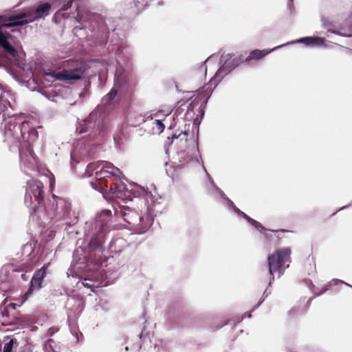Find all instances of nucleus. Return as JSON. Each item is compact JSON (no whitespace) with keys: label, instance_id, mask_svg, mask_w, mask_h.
Returning a JSON list of instances; mask_svg holds the SVG:
<instances>
[{"label":"nucleus","instance_id":"obj_1","mask_svg":"<svg viewBox=\"0 0 352 352\" xmlns=\"http://www.w3.org/2000/svg\"><path fill=\"white\" fill-rule=\"evenodd\" d=\"M84 0H52V6L54 8H58L56 15L60 16L63 18L67 19L69 15L65 13L72 7V3L74 2L76 4V11L77 15L74 16L75 23L78 25H75L73 28V33L76 36H78V33L79 31L85 30L86 32L89 31L90 32H95L96 28L102 31L108 28L107 23L104 17L98 13L86 12H81L80 10V3Z\"/></svg>","mask_w":352,"mask_h":352},{"label":"nucleus","instance_id":"obj_2","mask_svg":"<svg viewBox=\"0 0 352 352\" xmlns=\"http://www.w3.org/2000/svg\"><path fill=\"white\" fill-rule=\"evenodd\" d=\"M29 129V122H18L15 118H11L4 126V141L10 147L15 146L19 151L21 169L28 175V170H35L37 168L36 157L29 147L25 151L20 148L21 141L24 139V130Z\"/></svg>","mask_w":352,"mask_h":352},{"label":"nucleus","instance_id":"obj_3","mask_svg":"<svg viewBox=\"0 0 352 352\" xmlns=\"http://www.w3.org/2000/svg\"><path fill=\"white\" fill-rule=\"evenodd\" d=\"M112 215L110 210H103L96 216L94 223L87 222L85 236L89 239L87 248L89 252H103L104 244L108 239Z\"/></svg>","mask_w":352,"mask_h":352},{"label":"nucleus","instance_id":"obj_4","mask_svg":"<svg viewBox=\"0 0 352 352\" xmlns=\"http://www.w3.org/2000/svg\"><path fill=\"white\" fill-rule=\"evenodd\" d=\"M44 216L58 227L71 226L78 221V217L72 209L71 203L54 195L42 209L41 218Z\"/></svg>","mask_w":352,"mask_h":352},{"label":"nucleus","instance_id":"obj_5","mask_svg":"<svg viewBox=\"0 0 352 352\" xmlns=\"http://www.w3.org/2000/svg\"><path fill=\"white\" fill-rule=\"evenodd\" d=\"M107 23L108 28L104 31L99 30L96 28L95 32H91V36L99 37H104L109 42L108 47L109 50L111 52H115L116 59L118 64L121 63H126L129 61L133 57L132 49L124 38L119 36V33L116 32V28L114 25L111 23L110 19H104Z\"/></svg>","mask_w":352,"mask_h":352},{"label":"nucleus","instance_id":"obj_6","mask_svg":"<svg viewBox=\"0 0 352 352\" xmlns=\"http://www.w3.org/2000/svg\"><path fill=\"white\" fill-rule=\"evenodd\" d=\"M115 214L122 218L124 221L131 226L138 234L146 232L153 222L151 213L144 216L140 215L138 212L133 211L127 206H118L115 208Z\"/></svg>","mask_w":352,"mask_h":352},{"label":"nucleus","instance_id":"obj_7","mask_svg":"<svg viewBox=\"0 0 352 352\" xmlns=\"http://www.w3.org/2000/svg\"><path fill=\"white\" fill-rule=\"evenodd\" d=\"M43 184L37 179H30L27 182L25 195L24 198L25 204L30 209L31 216H38L41 218L44 198Z\"/></svg>","mask_w":352,"mask_h":352},{"label":"nucleus","instance_id":"obj_8","mask_svg":"<svg viewBox=\"0 0 352 352\" xmlns=\"http://www.w3.org/2000/svg\"><path fill=\"white\" fill-rule=\"evenodd\" d=\"M292 251L289 248L278 249L267 256L268 272L271 279H274L275 274L280 278L289 267L291 262Z\"/></svg>","mask_w":352,"mask_h":352},{"label":"nucleus","instance_id":"obj_9","mask_svg":"<svg viewBox=\"0 0 352 352\" xmlns=\"http://www.w3.org/2000/svg\"><path fill=\"white\" fill-rule=\"evenodd\" d=\"M76 131L79 134H85L82 138L88 140H94L98 136H104L106 133L102 120L98 118L97 113L94 112L79 122Z\"/></svg>","mask_w":352,"mask_h":352},{"label":"nucleus","instance_id":"obj_10","mask_svg":"<svg viewBox=\"0 0 352 352\" xmlns=\"http://www.w3.org/2000/svg\"><path fill=\"white\" fill-rule=\"evenodd\" d=\"M52 5L47 2L41 3L36 7L32 16H29L25 13L18 14L9 16L8 23L1 25V28H12L14 26H21L40 19H44L49 14V11Z\"/></svg>","mask_w":352,"mask_h":352},{"label":"nucleus","instance_id":"obj_11","mask_svg":"<svg viewBox=\"0 0 352 352\" xmlns=\"http://www.w3.org/2000/svg\"><path fill=\"white\" fill-rule=\"evenodd\" d=\"M86 177L94 176L97 180L113 176L120 177L122 175L121 170L107 161H97L87 164L85 170Z\"/></svg>","mask_w":352,"mask_h":352},{"label":"nucleus","instance_id":"obj_12","mask_svg":"<svg viewBox=\"0 0 352 352\" xmlns=\"http://www.w3.org/2000/svg\"><path fill=\"white\" fill-rule=\"evenodd\" d=\"M241 56L240 54H223L219 60L221 66L210 80V85L215 87L226 75L239 66L242 62Z\"/></svg>","mask_w":352,"mask_h":352},{"label":"nucleus","instance_id":"obj_13","mask_svg":"<svg viewBox=\"0 0 352 352\" xmlns=\"http://www.w3.org/2000/svg\"><path fill=\"white\" fill-rule=\"evenodd\" d=\"M210 96L196 97L188 106L184 115V120L192 121L194 124H199L204 115V108Z\"/></svg>","mask_w":352,"mask_h":352},{"label":"nucleus","instance_id":"obj_14","mask_svg":"<svg viewBox=\"0 0 352 352\" xmlns=\"http://www.w3.org/2000/svg\"><path fill=\"white\" fill-rule=\"evenodd\" d=\"M203 168L208 177L210 184V191L214 198L229 212L236 214L237 216H242V211L238 208L234 202L230 199L224 192L221 190L214 183L212 178L209 175L204 166Z\"/></svg>","mask_w":352,"mask_h":352},{"label":"nucleus","instance_id":"obj_15","mask_svg":"<svg viewBox=\"0 0 352 352\" xmlns=\"http://www.w3.org/2000/svg\"><path fill=\"white\" fill-rule=\"evenodd\" d=\"M87 70V65L84 63L77 64L74 68L64 69L56 73L54 72H45V76H50L57 80H81Z\"/></svg>","mask_w":352,"mask_h":352},{"label":"nucleus","instance_id":"obj_16","mask_svg":"<svg viewBox=\"0 0 352 352\" xmlns=\"http://www.w3.org/2000/svg\"><path fill=\"white\" fill-rule=\"evenodd\" d=\"M50 265V263H45L41 269L34 272L30 281V286L24 294V297L25 298V300L29 298L34 290H39L41 289L43 280L46 277Z\"/></svg>","mask_w":352,"mask_h":352},{"label":"nucleus","instance_id":"obj_17","mask_svg":"<svg viewBox=\"0 0 352 352\" xmlns=\"http://www.w3.org/2000/svg\"><path fill=\"white\" fill-rule=\"evenodd\" d=\"M127 83L126 80L121 74H119V70L117 69L115 75V84L114 87L111 89L109 93L105 96L104 100L108 102L112 101L116 96L120 92L122 87L125 86Z\"/></svg>","mask_w":352,"mask_h":352},{"label":"nucleus","instance_id":"obj_18","mask_svg":"<svg viewBox=\"0 0 352 352\" xmlns=\"http://www.w3.org/2000/svg\"><path fill=\"white\" fill-rule=\"evenodd\" d=\"M117 178L118 179L115 183H113L109 188V190L111 192L113 196L117 197H121L122 196V194L124 193L125 192L133 190V188L129 189L127 187V186L124 184L122 179H125V178L122 174L120 177Z\"/></svg>","mask_w":352,"mask_h":352},{"label":"nucleus","instance_id":"obj_19","mask_svg":"<svg viewBox=\"0 0 352 352\" xmlns=\"http://www.w3.org/2000/svg\"><path fill=\"white\" fill-rule=\"evenodd\" d=\"M147 0H133L129 3V14L136 16L142 12L148 6Z\"/></svg>","mask_w":352,"mask_h":352},{"label":"nucleus","instance_id":"obj_20","mask_svg":"<svg viewBox=\"0 0 352 352\" xmlns=\"http://www.w3.org/2000/svg\"><path fill=\"white\" fill-rule=\"evenodd\" d=\"M1 47L3 48V53L0 52V58H6L8 56H11L12 58H16L19 54L18 51L14 47L10 41L3 45Z\"/></svg>","mask_w":352,"mask_h":352},{"label":"nucleus","instance_id":"obj_21","mask_svg":"<svg viewBox=\"0 0 352 352\" xmlns=\"http://www.w3.org/2000/svg\"><path fill=\"white\" fill-rule=\"evenodd\" d=\"M24 139L23 140L26 141L29 146L32 144L38 138V131L36 129L30 125L29 122V129L28 130H24Z\"/></svg>","mask_w":352,"mask_h":352},{"label":"nucleus","instance_id":"obj_22","mask_svg":"<svg viewBox=\"0 0 352 352\" xmlns=\"http://www.w3.org/2000/svg\"><path fill=\"white\" fill-rule=\"evenodd\" d=\"M299 42L303 43L307 45H320L324 43V39L318 36H310L302 38Z\"/></svg>","mask_w":352,"mask_h":352},{"label":"nucleus","instance_id":"obj_23","mask_svg":"<svg viewBox=\"0 0 352 352\" xmlns=\"http://www.w3.org/2000/svg\"><path fill=\"white\" fill-rule=\"evenodd\" d=\"M267 54V52L265 51H261L258 50H253L246 58L245 61L248 62L250 60H259L264 57Z\"/></svg>","mask_w":352,"mask_h":352},{"label":"nucleus","instance_id":"obj_24","mask_svg":"<svg viewBox=\"0 0 352 352\" xmlns=\"http://www.w3.org/2000/svg\"><path fill=\"white\" fill-rule=\"evenodd\" d=\"M69 328L71 333L75 337L76 342H78L79 336H82V333L79 331L77 324L75 322H69Z\"/></svg>","mask_w":352,"mask_h":352},{"label":"nucleus","instance_id":"obj_25","mask_svg":"<svg viewBox=\"0 0 352 352\" xmlns=\"http://www.w3.org/2000/svg\"><path fill=\"white\" fill-rule=\"evenodd\" d=\"M82 284L85 287L91 289V291H94V289L98 287V284L96 282H94L89 278H84Z\"/></svg>","mask_w":352,"mask_h":352},{"label":"nucleus","instance_id":"obj_26","mask_svg":"<svg viewBox=\"0 0 352 352\" xmlns=\"http://www.w3.org/2000/svg\"><path fill=\"white\" fill-rule=\"evenodd\" d=\"M12 37V35L7 32H2L0 30V47L3 45L9 42V38Z\"/></svg>","mask_w":352,"mask_h":352},{"label":"nucleus","instance_id":"obj_27","mask_svg":"<svg viewBox=\"0 0 352 352\" xmlns=\"http://www.w3.org/2000/svg\"><path fill=\"white\" fill-rule=\"evenodd\" d=\"M14 344H17L16 340L14 338L10 339L8 342L5 344L3 352H12Z\"/></svg>","mask_w":352,"mask_h":352},{"label":"nucleus","instance_id":"obj_28","mask_svg":"<svg viewBox=\"0 0 352 352\" xmlns=\"http://www.w3.org/2000/svg\"><path fill=\"white\" fill-rule=\"evenodd\" d=\"M155 123L156 126L159 131V133H162L165 129V126L163 124V122L160 120H155Z\"/></svg>","mask_w":352,"mask_h":352},{"label":"nucleus","instance_id":"obj_29","mask_svg":"<svg viewBox=\"0 0 352 352\" xmlns=\"http://www.w3.org/2000/svg\"><path fill=\"white\" fill-rule=\"evenodd\" d=\"M182 135H184L185 136L188 135V133L186 131H181L179 134L173 133L170 138L171 142H173L174 140L178 139Z\"/></svg>","mask_w":352,"mask_h":352},{"label":"nucleus","instance_id":"obj_30","mask_svg":"<svg viewBox=\"0 0 352 352\" xmlns=\"http://www.w3.org/2000/svg\"><path fill=\"white\" fill-rule=\"evenodd\" d=\"M214 55H212V56H209L204 62L201 63V65H200V67L199 69L204 72V74L206 73V71H207V68H206V63L207 60H210V58H212L214 57Z\"/></svg>","mask_w":352,"mask_h":352},{"label":"nucleus","instance_id":"obj_31","mask_svg":"<svg viewBox=\"0 0 352 352\" xmlns=\"http://www.w3.org/2000/svg\"><path fill=\"white\" fill-rule=\"evenodd\" d=\"M71 160H72V162H71V168L72 170H74V164L75 163L76 164L78 163V161L77 160H76V158H75V153L74 152L71 153Z\"/></svg>","mask_w":352,"mask_h":352},{"label":"nucleus","instance_id":"obj_32","mask_svg":"<svg viewBox=\"0 0 352 352\" xmlns=\"http://www.w3.org/2000/svg\"><path fill=\"white\" fill-rule=\"evenodd\" d=\"M328 32H331V33L335 34H337V35H340V36H349V35L342 34V33L340 32L339 31H337V30H335L329 29V30H328Z\"/></svg>","mask_w":352,"mask_h":352},{"label":"nucleus","instance_id":"obj_33","mask_svg":"<svg viewBox=\"0 0 352 352\" xmlns=\"http://www.w3.org/2000/svg\"><path fill=\"white\" fill-rule=\"evenodd\" d=\"M90 184H91V187H92L94 189H95V190H98V191H100V188H98V186H97V184H96V183H95V182H90Z\"/></svg>","mask_w":352,"mask_h":352},{"label":"nucleus","instance_id":"obj_34","mask_svg":"<svg viewBox=\"0 0 352 352\" xmlns=\"http://www.w3.org/2000/svg\"><path fill=\"white\" fill-rule=\"evenodd\" d=\"M253 224L255 226V227H259L261 228L263 230H266V229L262 226L258 222L256 221H253Z\"/></svg>","mask_w":352,"mask_h":352},{"label":"nucleus","instance_id":"obj_35","mask_svg":"<svg viewBox=\"0 0 352 352\" xmlns=\"http://www.w3.org/2000/svg\"><path fill=\"white\" fill-rule=\"evenodd\" d=\"M298 310V308L297 307H294L292 308L288 313V314L289 316H292V315H294L296 314V312Z\"/></svg>","mask_w":352,"mask_h":352},{"label":"nucleus","instance_id":"obj_36","mask_svg":"<svg viewBox=\"0 0 352 352\" xmlns=\"http://www.w3.org/2000/svg\"><path fill=\"white\" fill-rule=\"evenodd\" d=\"M155 115H156V113L153 114V113H146L145 114V117L146 118V119H149V118L153 119V116H155Z\"/></svg>","mask_w":352,"mask_h":352},{"label":"nucleus","instance_id":"obj_37","mask_svg":"<svg viewBox=\"0 0 352 352\" xmlns=\"http://www.w3.org/2000/svg\"><path fill=\"white\" fill-rule=\"evenodd\" d=\"M21 278L25 281H26L28 278L25 273L21 274Z\"/></svg>","mask_w":352,"mask_h":352},{"label":"nucleus","instance_id":"obj_38","mask_svg":"<svg viewBox=\"0 0 352 352\" xmlns=\"http://www.w3.org/2000/svg\"><path fill=\"white\" fill-rule=\"evenodd\" d=\"M144 330H145V327H144V328H143V329H142V332L139 334V337H140V339H141L143 336H144Z\"/></svg>","mask_w":352,"mask_h":352},{"label":"nucleus","instance_id":"obj_39","mask_svg":"<svg viewBox=\"0 0 352 352\" xmlns=\"http://www.w3.org/2000/svg\"><path fill=\"white\" fill-rule=\"evenodd\" d=\"M264 234H265V236L267 239H270L271 237H272V234H269L267 232H265Z\"/></svg>","mask_w":352,"mask_h":352},{"label":"nucleus","instance_id":"obj_40","mask_svg":"<svg viewBox=\"0 0 352 352\" xmlns=\"http://www.w3.org/2000/svg\"><path fill=\"white\" fill-rule=\"evenodd\" d=\"M270 231H271L272 232H282V233L287 232V231H286V230H270Z\"/></svg>","mask_w":352,"mask_h":352},{"label":"nucleus","instance_id":"obj_41","mask_svg":"<svg viewBox=\"0 0 352 352\" xmlns=\"http://www.w3.org/2000/svg\"><path fill=\"white\" fill-rule=\"evenodd\" d=\"M245 317L250 318L251 317L250 313L246 312L245 314H243V318Z\"/></svg>","mask_w":352,"mask_h":352},{"label":"nucleus","instance_id":"obj_42","mask_svg":"<svg viewBox=\"0 0 352 352\" xmlns=\"http://www.w3.org/2000/svg\"><path fill=\"white\" fill-rule=\"evenodd\" d=\"M31 245H28V244H26L23 246V250H25V249H31Z\"/></svg>","mask_w":352,"mask_h":352},{"label":"nucleus","instance_id":"obj_43","mask_svg":"<svg viewBox=\"0 0 352 352\" xmlns=\"http://www.w3.org/2000/svg\"><path fill=\"white\" fill-rule=\"evenodd\" d=\"M243 219L250 220V218L244 212H243Z\"/></svg>","mask_w":352,"mask_h":352},{"label":"nucleus","instance_id":"obj_44","mask_svg":"<svg viewBox=\"0 0 352 352\" xmlns=\"http://www.w3.org/2000/svg\"><path fill=\"white\" fill-rule=\"evenodd\" d=\"M54 235H55L54 232L52 231V232H50V237H52V238H53V237L54 236Z\"/></svg>","mask_w":352,"mask_h":352},{"label":"nucleus","instance_id":"obj_45","mask_svg":"<svg viewBox=\"0 0 352 352\" xmlns=\"http://www.w3.org/2000/svg\"><path fill=\"white\" fill-rule=\"evenodd\" d=\"M135 187H136L137 188L140 189L142 191H144V189L140 186H135Z\"/></svg>","mask_w":352,"mask_h":352},{"label":"nucleus","instance_id":"obj_46","mask_svg":"<svg viewBox=\"0 0 352 352\" xmlns=\"http://www.w3.org/2000/svg\"><path fill=\"white\" fill-rule=\"evenodd\" d=\"M16 304L15 303H11L10 304V306L13 308V309H15L16 308Z\"/></svg>","mask_w":352,"mask_h":352},{"label":"nucleus","instance_id":"obj_47","mask_svg":"<svg viewBox=\"0 0 352 352\" xmlns=\"http://www.w3.org/2000/svg\"><path fill=\"white\" fill-rule=\"evenodd\" d=\"M146 314H142V318L144 319V322H146V320L145 319Z\"/></svg>","mask_w":352,"mask_h":352},{"label":"nucleus","instance_id":"obj_48","mask_svg":"<svg viewBox=\"0 0 352 352\" xmlns=\"http://www.w3.org/2000/svg\"><path fill=\"white\" fill-rule=\"evenodd\" d=\"M227 323L226 322H223L219 327H223L224 325H226Z\"/></svg>","mask_w":352,"mask_h":352},{"label":"nucleus","instance_id":"obj_49","mask_svg":"<svg viewBox=\"0 0 352 352\" xmlns=\"http://www.w3.org/2000/svg\"><path fill=\"white\" fill-rule=\"evenodd\" d=\"M16 29H14V30H12V32H16ZM17 31L20 32V30H17Z\"/></svg>","mask_w":352,"mask_h":352},{"label":"nucleus","instance_id":"obj_50","mask_svg":"<svg viewBox=\"0 0 352 352\" xmlns=\"http://www.w3.org/2000/svg\"><path fill=\"white\" fill-rule=\"evenodd\" d=\"M76 253H78V250H76L74 252V255H75V254H76Z\"/></svg>","mask_w":352,"mask_h":352},{"label":"nucleus","instance_id":"obj_51","mask_svg":"<svg viewBox=\"0 0 352 352\" xmlns=\"http://www.w3.org/2000/svg\"><path fill=\"white\" fill-rule=\"evenodd\" d=\"M259 304H260V302H258V304L254 307V309L255 308H256L257 307H258Z\"/></svg>","mask_w":352,"mask_h":352},{"label":"nucleus","instance_id":"obj_52","mask_svg":"<svg viewBox=\"0 0 352 352\" xmlns=\"http://www.w3.org/2000/svg\"><path fill=\"white\" fill-rule=\"evenodd\" d=\"M125 351H129V347H128V346H126V347H125Z\"/></svg>","mask_w":352,"mask_h":352},{"label":"nucleus","instance_id":"obj_53","mask_svg":"<svg viewBox=\"0 0 352 352\" xmlns=\"http://www.w3.org/2000/svg\"><path fill=\"white\" fill-rule=\"evenodd\" d=\"M173 127H174V126H173V125H170V126H169V128H168V129H172V128H173Z\"/></svg>","mask_w":352,"mask_h":352},{"label":"nucleus","instance_id":"obj_54","mask_svg":"<svg viewBox=\"0 0 352 352\" xmlns=\"http://www.w3.org/2000/svg\"><path fill=\"white\" fill-rule=\"evenodd\" d=\"M276 238H277V241H278L279 240L278 236H276Z\"/></svg>","mask_w":352,"mask_h":352}]
</instances>
